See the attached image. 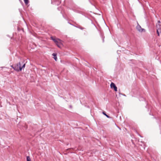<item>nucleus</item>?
Masks as SVG:
<instances>
[{
	"instance_id": "2",
	"label": "nucleus",
	"mask_w": 161,
	"mask_h": 161,
	"mask_svg": "<svg viewBox=\"0 0 161 161\" xmlns=\"http://www.w3.org/2000/svg\"><path fill=\"white\" fill-rule=\"evenodd\" d=\"M55 43L60 48L63 46L62 41L59 39H57V42Z\"/></svg>"
},
{
	"instance_id": "9",
	"label": "nucleus",
	"mask_w": 161,
	"mask_h": 161,
	"mask_svg": "<svg viewBox=\"0 0 161 161\" xmlns=\"http://www.w3.org/2000/svg\"><path fill=\"white\" fill-rule=\"evenodd\" d=\"M19 63H20V67H22V66H23V64H25L24 63V61H22L21 62H19Z\"/></svg>"
},
{
	"instance_id": "16",
	"label": "nucleus",
	"mask_w": 161,
	"mask_h": 161,
	"mask_svg": "<svg viewBox=\"0 0 161 161\" xmlns=\"http://www.w3.org/2000/svg\"><path fill=\"white\" fill-rule=\"evenodd\" d=\"M158 23H160V20L158 21Z\"/></svg>"
},
{
	"instance_id": "18",
	"label": "nucleus",
	"mask_w": 161,
	"mask_h": 161,
	"mask_svg": "<svg viewBox=\"0 0 161 161\" xmlns=\"http://www.w3.org/2000/svg\"><path fill=\"white\" fill-rule=\"evenodd\" d=\"M143 149H145V148L144 147H143Z\"/></svg>"
},
{
	"instance_id": "11",
	"label": "nucleus",
	"mask_w": 161,
	"mask_h": 161,
	"mask_svg": "<svg viewBox=\"0 0 161 161\" xmlns=\"http://www.w3.org/2000/svg\"><path fill=\"white\" fill-rule=\"evenodd\" d=\"M103 114L104 115H105L107 118H110V117L108 115H107L105 112H103Z\"/></svg>"
},
{
	"instance_id": "8",
	"label": "nucleus",
	"mask_w": 161,
	"mask_h": 161,
	"mask_svg": "<svg viewBox=\"0 0 161 161\" xmlns=\"http://www.w3.org/2000/svg\"><path fill=\"white\" fill-rule=\"evenodd\" d=\"M157 33L158 34V36H159L160 33H161V30L160 29H157Z\"/></svg>"
},
{
	"instance_id": "10",
	"label": "nucleus",
	"mask_w": 161,
	"mask_h": 161,
	"mask_svg": "<svg viewBox=\"0 0 161 161\" xmlns=\"http://www.w3.org/2000/svg\"><path fill=\"white\" fill-rule=\"evenodd\" d=\"M27 161H31V159L29 156H28L26 157Z\"/></svg>"
},
{
	"instance_id": "17",
	"label": "nucleus",
	"mask_w": 161,
	"mask_h": 161,
	"mask_svg": "<svg viewBox=\"0 0 161 161\" xmlns=\"http://www.w3.org/2000/svg\"><path fill=\"white\" fill-rule=\"evenodd\" d=\"M80 29H82L83 28H80Z\"/></svg>"
},
{
	"instance_id": "15",
	"label": "nucleus",
	"mask_w": 161,
	"mask_h": 161,
	"mask_svg": "<svg viewBox=\"0 0 161 161\" xmlns=\"http://www.w3.org/2000/svg\"><path fill=\"white\" fill-rule=\"evenodd\" d=\"M102 39H103V42H104V38L103 37H102Z\"/></svg>"
},
{
	"instance_id": "12",
	"label": "nucleus",
	"mask_w": 161,
	"mask_h": 161,
	"mask_svg": "<svg viewBox=\"0 0 161 161\" xmlns=\"http://www.w3.org/2000/svg\"><path fill=\"white\" fill-rule=\"evenodd\" d=\"M24 1L26 4H27L28 3V0H24Z\"/></svg>"
},
{
	"instance_id": "7",
	"label": "nucleus",
	"mask_w": 161,
	"mask_h": 161,
	"mask_svg": "<svg viewBox=\"0 0 161 161\" xmlns=\"http://www.w3.org/2000/svg\"><path fill=\"white\" fill-rule=\"evenodd\" d=\"M51 39L52 40H53L55 42V43H56V42H57L58 38H55L53 37V36H51Z\"/></svg>"
},
{
	"instance_id": "14",
	"label": "nucleus",
	"mask_w": 161,
	"mask_h": 161,
	"mask_svg": "<svg viewBox=\"0 0 161 161\" xmlns=\"http://www.w3.org/2000/svg\"><path fill=\"white\" fill-rule=\"evenodd\" d=\"M58 10L60 11V10H61L62 9V8L61 7H60V8H58Z\"/></svg>"
},
{
	"instance_id": "13",
	"label": "nucleus",
	"mask_w": 161,
	"mask_h": 161,
	"mask_svg": "<svg viewBox=\"0 0 161 161\" xmlns=\"http://www.w3.org/2000/svg\"><path fill=\"white\" fill-rule=\"evenodd\" d=\"M73 11H74L75 12H77V13H79V10H76V9H75L74 8L73 9Z\"/></svg>"
},
{
	"instance_id": "6",
	"label": "nucleus",
	"mask_w": 161,
	"mask_h": 161,
	"mask_svg": "<svg viewBox=\"0 0 161 161\" xmlns=\"http://www.w3.org/2000/svg\"><path fill=\"white\" fill-rule=\"evenodd\" d=\"M52 55L54 57L53 58L54 60L56 61L57 59V54L55 53H53L52 54Z\"/></svg>"
},
{
	"instance_id": "3",
	"label": "nucleus",
	"mask_w": 161,
	"mask_h": 161,
	"mask_svg": "<svg viewBox=\"0 0 161 161\" xmlns=\"http://www.w3.org/2000/svg\"><path fill=\"white\" fill-rule=\"evenodd\" d=\"M52 3L57 5H59L61 2L60 0H51Z\"/></svg>"
},
{
	"instance_id": "5",
	"label": "nucleus",
	"mask_w": 161,
	"mask_h": 161,
	"mask_svg": "<svg viewBox=\"0 0 161 161\" xmlns=\"http://www.w3.org/2000/svg\"><path fill=\"white\" fill-rule=\"evenodd\" d=\"M136 28L138 31L141 32L144 30V29L142 28L141 26L138 24V23L137 26H136Z\"/></svg>"
},
{
	"instance_id": "4",
	"label": "nucleus",
	"mask_w": 161,
	"mask_h": 161,
	"mask_svg": "<svg viewBox=\"0 0 161 161\" xmlns=\"http://www.w3.org/2000/svg\"><path fill=\"white\" fill-rule=\"evenodd\" d=\"M110 87L111 88H114V91L116 92L117 91V88L115 84L113 82H111L110 84Z\"/></svg>"
},
{
	"instance_id": "1",
	"label": "nucleus",
	"mask_w": 161,
	"mask_h": 161,
	"mask_svg": "<svg viewBox=\"0 0 161 161\" xmlns=\"http://www.w3.org/2000/svg\"><path fill=\"white\" fill-rule=\"evenodd\" d=\"M20 63H18L16 64L12 65L11 66L13 69L16 71H21L22 69H24L25 68V64H23V65L22 67H20Z\"/></svg>"
}]
</instances>
